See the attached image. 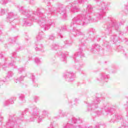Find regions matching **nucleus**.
Wrapping results in <instances>:
<instances>
[{"mask_svg":"<svg viewBox=\"0 0 128 128\" xmlns=\"http://www.w3.org/2000/svg\"><path fill=\"white\" fill-rule=\"evenodd\" d=\"M96 3V8L97 11L94 12V8L90 4H88L86 8V10H84L82 14H79L73 18L70 24V26L73 28L71 32L74 36H80L82 38L80 40L82 44H84L86 40H88V38L84 36V32L76 28V26H88L90 22H96L104 18L106 14V8L108 7V3L100 2V0H94Z\"/></svg>","mask_w":128,"mask_h":128,"instance_id":"1","label":"nucleus"},{"mask_svg":"<svg viewBox=\"0 0 128 128\" xmlns=\"http://www.w3.org/2000/svg\"><path fill=\"white\" fill-rule=\"evenodd\" d=\"M44 2H47L48 11L44 8H38L36 11L32 12L30 10H24V8L22 6H16L19 12L28 18L24 19V24L25 26H30L32 24V22H36L44 30H48L52 26H54L56 23L52 22L50 19L48 20L46 14L50 16L52 12L56 10V8L50 6V0H46Z\"/></svg>","mask_w":128,"mask_h":128,"instance_id":"2","label":"nucleus"},{"mask_svg":"<svg viewBox=\"0 0 128 128\" xmlns=\"http://www.w3.org/2000/svg\"><path fill=\"white\" fill-rule=\"evenodd\" d=\"M28 110V109H26L19 117L16 118L14 116H10L6 122L7 128H22L20 126V124L24 120V116Z\"/></svg>","mask_w":128,"mask_h":128,"instance_id":"3","label":"nucleus"},{"mask_svg":"<svg viewBox=\"0 0 128 128\" xmlns=\"http://www.w3.org/2000/svg\"><path fill=\"white\" fill-rule=\"evenodd\" d=\"M82 121L80 118H76L72 116L68 117L67 123L64 124L62 128H92V127H88L86 126L78 125Z\"/></svg>","mask_w":128,"mask_h":128,"instance_id":"4","label":"nucleus"},{"mask_svg":"<svg viewBox=\"0 0 128 128\" xmlns=\"http://www.w3.org/2000/svg\"><path fill=\"white\" fill-rule=\"evenodd\" d=\"M126 22V20H122L120 23L118 24L116 20L114 18H110V20L107 24L106 26V30H105V32L106 34H112V30H118L120 26L124 24Z\"/></svg>","mask_w":128,"mask_h":128,"instance_id":"5","label":"nucleus"},{"mask_svg":"<svg viewBox=\"0 0 128 128\" xmlns=\"http://www.w3.org/2000/svg\"><path fill=\"white\" fill-rule=\"evenodd\" d=\"M114 112V109L112 108L110 104L104 103L101 106L98 111L95 112V114H96L97 116H102L103 114L106 116L112 114Z\"/></svg>","mask_w":128,"mask_h":128,"instance_id":"6","label":"nucleus"},{"mask_svg":"<svg viewBox=\"0 0 128 128\" xmlns=\"http://www.w3.org/2000/svg\"><path fill=\"white\" fill-rule=\"evenodd\" d=\"M29 110L32 117L30 118V120H28L26 122H34L36 118L38 116L40 110L36 106H32L30 108Z\"/></svg>","mask_w":128,"mask_h":128,"instance_id":"7","label":"nucleus"},{"mask_svg":"<svg viewBox=\"0 0 128 128\" xmlns=\"http://www.w3.org/2000/svg\"><path fill=\"white\" fill-rule=\"evenodd\" d=\"M9 68H16V62L10 58L6 60L4 64L2 65V68L4 70H8Z\"/></svg>","mask_w":128,"mask_h":128,"instance_id":"8","label":"nucleus"},{"mask_svg":"<svg viewBox=\"0 0 128 128\" xmlns=\"http://www.w3.org/2000/svg\"><path fill=\"white\" fill-rule=\"evenodd\" d=\"M100 102V98L96 97L92 101V104H88V111L90 112L92 109L98 108V104Z\"/></svg>","mask_w":128,"mask_h":128,"instance_id":"9","label":"nucleus"},{"mask_svg":"<svg viewBox=\"0 0 128 128\" xmlns=\"http://www.w3.org/2000/svg\"><path fill=\"white\" fill-rule=\"evenodd\" d=\"M76 76L72 72H67L64 74L63 78L66 82H74Z\"/></svg>","mask_w":128,"mask_h":128,"instance_id":"10","label":"nucleus"},{"mask_svg":"<svg viewBox=\"0 0 128 128\" xmlns=\"http://www.w3.org/2000/svg\"><path fill=\"white\" fill-rule=\"evenodd\" d=\"M108 78H110V75L108 74H106L104 72H102L100 74L99 76H98L96 80L100 82H108Z\"/></svg>","mask_w":128,"mask_h":128,"instance_id":"11","label":"nucleus"},{"mask_svg":"<svg viewBox=\"0 0 128 128\" xmlns=\"http://www.w3.org/2000/svg\"><path fill=\"white\" fill-rule=\"evenodd\" d=\"M82 48H80L79 49V52L77 53H76L72 56L73 60H74V62H78V60H80V58L84 56V54H82Z\"/></svg>","mask_w":128,"mask_h":128,"instance_id":"12","label":"nucleus"},{"mask_svg":"<svg viewBox=\"0 0 128 128\" xmlns=\"http://www.w3.org/2000/svg\"><path fill=\"white\" fill-rule=\"evenodd\" d=\"M59 14L64 18H66V11L64 8V6L62 4L58 5Z\"/></svg>","mask_w":128,"mask_h":128,"instance_id":"13","label":"nucleus"},{"mask_svg":"<svg viewBox=\"0 0 128 128\" xmlns=\"http://www.w3.org/2000/svg\"><path fill=\"white\" fill-rule=\"evenodd\" d=\"M48 111L46 110H43L41 114L38 115V122H42L46 116H48Z\"/></svg>","mask_w":128,"mask_h":128,"instance_id":"14","label":"nucleus"},{"mask_svg":"<svg viewBox=\"0 0 128 128\" xmlns=\"http://www.w3.org/2000/svg\"><path fill=\"white\" fill-rule=\"evenodd\" d=\"M14 18H16V15L12 12H10L8 13L6 16L7 22H10L11 24H12V22H14Z\"/></svg>","mask_w":128,"mask_h":128,"instance_id":"15","label":"nucleus"},{"mask_svg":"<svg viewBox=\"0 0 128 128\" xmlns=\"http://www.w3.org/2000/svg\"><path fill=\"white\" fill-rule=\"evenodd\" d=\"M14 74L12 70H10L7 72L6 76L4 80H3L4 82H10L12 80V78L14 76Z\"/></svg>","mask_w":128,"mask_h":128,"instance_id":"16","label":"nucleus"},{"mask_svg":"<svg viewBox=\"0 0 128 128\" xmlns=\"http://www.w3.org/2000/svg\"><path fill=\"white\" fill-rule=\"evenodd\" d=\"M100 46L98 44H94L92 46L90 52H94V54H96L98 52H100Z\"/></svg>","mask_w":128,"mask_h":128,"instance_id":"17","label":"nucleus"},{"mask_svg":"<svg viewBox=\"0 0 128 128\" xmlns=\"http://www.w3.org/2000/svg\"><path fill=\"white\" fill-rule=\"evenodd\" d=\"M45 36H46L44 32L40 30L36 36V40L37 42H40V40H42L44 38Z\"/></svg>","mask_w":128,"mask_h":128,"instance_id":"18","label":"nucleus"},{"mask_svg":"<svg viewBox=\"0 0 128 128\" xmlns=\"http://www.w3.org/2000/svg\"><path fill=\"white\" fill-rule=\"evenodd\" d=\"M110 40L111 44H116V42H118V40H120V37L116 35H112L110 36Z\"/></svg>","mask_w":128,"mask_h":128,"instance_id":"19","label":"nucleus"},{"mask_svg":"<svg viewBox=\"0 0 128 128\" xmlns=\"http://www.w3.org/2000/svg\"><path fill=\"white\" fill-rule=\"evenodd\" d=\"M115 120H120L121 122H124V119H122V115H120L119 114H115Z\"/></svg>","mask_w":128,"mask_h":128,"instance_id":"20","label":"nucleus"},{"mask_svg":"<svg viewBox=\"0 0 128 128\" xmlns=\"http://www.w3.org/2000/svg\"><path fill=\"white\" fill-rule=\"evenodd\" d=\"M12 58H15V60H17V62H20V57L19 56H16V52H13L12 54Z\"/></svg>","mask_w":128,"mask_h":128,"instance_id":"21","label":"nucleus"},{"mask_svg":"<svg viewBox=\"0 0 128 128\" xmlns=\"http://www.w3.org/2000/svg\"><path fill=\"white\" fill-rule=\"evenodd\" d=\"M43 48H44V46H42V44H38L36 46V47L35 48V50L36 51L41 50V52H44V50H42Z\"/></svg>","mask_w":128,"mask_h":128,"instance_id":"22","label":"nucleus"},{"mask_svg":"<svg viewBox=\"0 0 128 128\" xmlns=\"http://www.w3.org/2000/svg\"><path fill=\"white\" fill-rule=\"evenodd\" d=\"M19 100L22 104L26 102V99L24 98V95L21 94L19 96Z\"/></svg>","mask_w":128,"mask_h":128,"instance_id":"23","label":"nucleus"},{"mask_svg":"<svg viewBox=\"0 0 128 128\" xmlns=\"http://www.w3.org/2000/svg\"><path fill=\"white\" fill-rule=\"evenodd\" d=\"M102 46H105L106 48H110V44L108 41H104Z\"/></svg>","mask_w":128,"mask_h":128,"instance_id":"24","label":"nucleus"},{"mask_svg":"<svg viewBox=\"0 0 128 128\" xmlns=\"http://www.w3.org/2000/svg\"><path fill=\"white\" fill-rule=\"evenodd\" d=\"M58 114L62 118H64V116H68V113L66 112H62V110H59Z\"/></svg>","mask_w":128,"mask_h":128,"instance_id":"25","label":"nucleus"},{"mask_svg":"<svg viewBox=\"0 0 128 128\" xmlns=\"http://www.w3.org/2000/svg\"><path fill=\"white\" fill-rule=\"evenodd\" d=\"M24 78H26V76H21L19 78L16 79L14 80V82H16V84H17L18 82H22V80H24Z\"/></svg>","mask_w":128,"mask_h":128,"instance_id":"26","label":"nucleus"},{"mask_svg":"<svg viewBox=\"0 0 128 128\" xmlns=\"http://www.w3.org/2000/svg\"><path fill=\"white\" fill-rule=\"evenodd\" d=\"M8 2H10V0H0V4H8Z\"/></svg>","mask_w":128,"mask_h":128,"instance_id":"27","label":"nucleus"},{"mask_svg":"<svg viewBox=\"0 0 128 128\" xmlns=\"http://www.w3.org/2000/svg\"><path fill=\"white\" fill-rule=\"evenodd\" d=\"M60 48V46H59L58 45L56 44H54L51 46V48L52 50H56L58 48Z\"/></svg>","mask_w":128,"mask_h":128,"instance_id":"28","label":"nucleus"},{"mask_svg":"<svg viewBox=\"0 0 128 128\" xmlns=\"http://www.w3.org/2000/svg\"><path fill=\"white\" fill-rule=\"evenodd\" d=\"M58 56H63V58H64V60H66V56H68V53H66V54H64V53H62V52H60L58 54Z\"/></svg>","mask_w":128,"mask_h":128,"instance_id":"29","label":"nucleus"},{"mask_svg":"<svg viewBox=\"0 0 128 128\" xmlns=\"http://www.w3.org/2000/svg\"><path fill=\"white\" fill-rule=\"evenodd\" d=\"M94 30L92 28L88 29V36H92V34H94Z\"/></svg>","mask_w":128,"mask_h":128,"instance_id":"30","label":"nucleus"},{"mask_svg":"<svg viewBox=\"0 0 128 128\" xmlns=\"http://www.w3.org/2000/svg\"><path fill=\"white\" fill-rule=\"evenodd\" d=\"M64 44L66 46H72V41L66 40L64 41Z\"/></svg>","mask_w":128,"mask_h":128,"instance_id":"31","label":"nucleus"},{"mask_svg":"<svg viewBox=\"0 0 128 128\" xmlns=\"http://www.w3.org/2000/svg\"><path fill=\"white\" fill-rule=\"evenodd\" d=\"M12 104L10 103V100H6L4 102V106H8V104Z\"/></svg>","mask_w":128,"mask_h":128,"instance_id":"32","label":"nucleus"},{"mask_svg":"<svg viewBox=\"0 0 128 128\" xmlns=\"http://www.w3.org/2000/svg\"><path fill=\"white\" fill-rule=\"evenodd\" d=\"M26 70V68H18V74H22L23 72Z\"/></svg>","mask_w":128,"mask_h":128,"instance_id":"33","label":"nucleus"},{"mask_svg":"<svg viewBox=\"0 0 128 128\" xmlns=\"http://www.w3.org/2000/svg\"><path fill=\"white\" fill-rule=\"evenodd\" d=\"M56 38V36L54 34H52L49 36V40H54Z\"/></svg>","mask_w":128,"mask_h":128,"instance_id":"34","label":"nucleus"},{"mask_svg":"<svg viewBox=\"0 0 128 128\" xmlns=\"http://www.w3.org/2000/svg\"><path fill=\"white\" fill-rule=\"evenodd\" d=\"M57 38H64V36H62V33H58Z\"/></svg>","mask_w":128,"mask_h":128,"instance_id":"35","label":"nucleus"},{"mask_svg":"<svg viewBox=\"0 0 128 128\" xmlns=\"http://www.w3.org/2000/svg\"><path fill=\"white\" fill-rule=\"evenodd\" d=\"M6 14V10L4 9H1L0 12V16H4Z\"/></svg>","mask_w":128,"mask_h":128,"instance_id":"36","label":"nucleus"},{"mask_svg":"<svg viewBox=\"0 0 128 128\" xmlns=\"http://www.w3.org/2000/svg\"><path fill=\"white\" fill-rule=\"evenodd\" d=\"M30 78L32 80L33 82H34V80H36V77H34V74H31L30 76Z\"/></svg>","mask_w":128,"mask_h":128,"instance_id":"37","label":"nucleus"},{"mask_svg":"<svg viewBox=\"0 0 128 128\" xmlns=\"http://www.w3.org/2000/svg\"><path fill=\"white\" fill-rule=\"evenodd\" d=\"M34 100L35 102H38V101L40 100V97L38 96H35L34 97Z\"/></svg>","mask_w":128,"mask_h":128,"instance_id":"38","label":"nucleus"},{"mask_svg":"<svg viewBox=\"0 0 128 128\" xmlns=\"http://www.w3.org/2000/svg\"><path fill=\"white\" fill-rule=\"evenodd\" d=\"M16 100V98L15 97L11 98L10 99L11 104H13L14 102V100Z\"/></svg>","mask_w":128,"mask_h":128,"instance_id":"39","label":"nucleus"},{"mask_svg":"<svg viewBox=\"0 0 128 128\" xmlns=\"http://www.w3.org/2000/svg\"><path fill=\"white\" fill-rule=\"evenodd\" d=\"M124 108L127 112L126 116L128 117V103L127 104H124Z\"/></svg>","mask_w":128,"mask_h":128,"instance_id":"40","label":"nucleus"},{"mask_svg":"<svg viewBox=\"0 0 128 128\" xmlns=\"http://www.w3.org/2000/svg\"><path fill=\"white\" fill-rule=\"evenodd\" d=\"M35 62L38 64H40V60L38 58H35Z\"/></svg>","mask_w":128,"mask_h":128,"instance_id":"41","label":"nucleus"},{"mask_svg":"<svg viewBox=\"0 0 128 128\" xmlns=\"http://www.w3.org/2000/svg\"><path fill=\"white\" fill-rule=\"evenodd\" d=\"M9 42H10L12 44H14V42H16V39L14 38H10L9 40Z\"/></svg>","mask_w":128,"mask_h":128,"instance_id":"42","label":"nucleus"},{"mask_svg":"<svg viewBox=\"0 0 128 128\" xmlns=\"http://www.w3.org/2000/svg\"><path fill=\"white\" fill-rule=\"evenodd\" d=\"M73 104H78V98H75L74 100V102H73Z\"/></svg>","mask_w":128,"mask_h":128,"instance_id":"43","label":"nucleus"},{"mask_svg":"<svg viewBox=\"0 0 128 128\" xmlns=\"http://www.w3.org/2000/svg\"><path fill=\"white\" fill-rule=\"evenodd\" d=\"M117 48L118 50H120V52H122V47L121 46H118Z\"/></svg>","mask_w":128,"mask_h":128,"instance_id":"44","label":"nucleus"},{"mask_svg":"<svg viewBox=\"0 0 128 128\" xmlns=\"http://www.w3.org/2000/svg\"><path fill=\"white\" fill-rule=\"evenodd\" d=\"M48 128H54V123L51 122L50 126L48 127Z\"/></svg>","mask_w":128,"mask_h":128,"instance_id":"45","label":"nucleus"},{"mask_svg":"<svg viewBox=\"0 0 128 128\" xmlns=\"http://www.w3.org/2000/svg\"><path fill=\"white\" fill-rule=\"evenodd\" d=\"M62 30H66V26H64L62 28Z\"/></svg>","mask_w":128,"mask_h":128,"instance_id":"46","label":"nucleus"},{"mask_svg":"<svg viewBox=\"0 0 128 128\" xmlns=\"http://www.w3.org/2000/svg\"><path fill=\"white\" fill-rule=\"evenodd\" d=\"M100 36H96V37H95V39L97 40L98 42V40H100Z\"/></svg>","mask_w":128,"mask_h":128,"instance_id":"47","label":"nucleus"},{"mask_svg":"<svg viewBox=\"0 0 128 128\" xmlns=\"http://www.w3.org/2000/svg\"><path fill=\"white\" fill-rule=\"evenodd\" d=\"M2 128H7V126H6V123L5 124H4V125L3 126H2Z\"/></svg>","mask_w":128,"mask_h":128,"instance_id":"48","label":"nucleus"},{"mask_svg":"<svg viewBox=\"0 0 128 128\" xmlns=\"http://www.w3.org/2000/svg\"><path fill=\"white\" fill-rule=\"evenodd\" d=\"M2 120H4V118L0 116V124H2V122H2Z\"/></svg>","mask_w":128,"mask_h":128,"instance_id":"49","label":"nucleus"},{"mask_svg":"<svg viewBox=\"0 0 128 128\" xmlns=\"http://www.w3.org/2000/svg\"><path fill=\"white\" fill-rule=\"evenodd\" d=\"M119 34L120 36H122V34H124V32H122V31H120Z\"/></svg>","mask_w":128,"mask_h":128,"instance_id":"50","label":"nucleus"},{"mask_svg":"<svg viewBox=\"0 0 128 128\" xmlns=\"http://www.w3.org/2000/svg\"><path fill=\"white\" fill-rule=\"evenodd\" d=\"M32 60V55L29 56L28 60Z\"/></svg>","mask_w":128,"mask_h":128,"instance_id":"51","label":"nucleus"},{"mask_svg":"<svg viewBox=\"0 0 128 128\" xmlns=\"http://www.w3.org/2000/svg\"><path fill=\"white\" fill-rule=\"evenodd\" d=\"M4 58V55L0 53V58Z\"/></svg>","mask_w":128,"mask_h":128,"instance_id":"52","label":"nucleus"},{"mask_svg":"<svg viewBox=\"0 0 128 128\" xmlns=\"http://www.w3.org/2000/svg\"><path fill=\"white\" fill-rule=\"evenodd\" d=\"M76 70H80V66H77V67L76 68Z\"/></svg>","mask_w":128,"mask_h":128,"instance_id":"53","label":"nucleus"},{"mask_svg":"<svg viewBox=\"0 0 128 128\" xmlns=\"http://www.w3.org/2000/svg\"><path fill=\"white\" fill-rule=\"evenodd\" d=\"M100 128V126H96V128Z\"/></svg>","mask_w":128,"mask_h":128,"instance_id":"54","label":"nucleus"},{"mask_svg":"<svg viewBox=\"0 0 128 128\" xmlns=\"http://www.w3.org/2000/svg\"><path fill=\"white\" fill-rule=\"evenodd\" d=\"M2 34V31L0 30V36Z\"/></svg>","mask_w":128,"mask_h":128,"instance_id":"55","label":"nucleus"},{"mask_svg":"<svg viewBox=\"0 0 128 128\" xmlns=\"http://www.w3.org/2000/svg\"><path fill=\"white\" fill-rule=\"evenodd\" d=\"M60 118V116H58V117H56V118Z\"/></svg>","mask_w":128,"mask_h":128,"instance_id":"56","label":"nucleus"},{"mask_svg":"<svg viewBox=\"0 0 128 128\" xmlns=\"http://www.w3.org/2000/svg\"><path fill=\"white\" fill-rule=\"evenodd\" d=\"M112 74H114V72H112Z\"/></svg>","mask_w":128,"mask_h":128,"instance_id":"57","label":"nucleus"},{"mask_svg":"<svg viewBox=\"0 0 128 128\" xmlns=\"http://www.w3.org/2000/svg\"><path fill=\"white\" fill-rule=\"evenodd\" d=\"M127 30L128 31V26H127Z\"/></svg>","mask_w":128,"mask_h":128,"instance_id":"58","label":"nucleus"},{"mask_svg":"<svg viewBox=\"0 0 128 128\" xmlns=\"http://www.w3.org/2000/svg\"><path fill=\"white\" fill-rule=\"evenodd\" d=\"M19 50H20V48H19Z\"/></svg>","mask_w":128,"mask_h":128,"instance_id":"59","label":"nucleus"},{"mask_svg":"<svg viewBox=\"0 0 128 128\" xmlns=\"http://www.w3.org/2000/svg\"><path fill=\"white\" fill-rule=\"evenodd\" d=\"M111 122H112V120H111Z\"/></svg>","mask_w":128,"mask_h":128,"instance_id":"60","label":"nucleus"}]
</instances>
